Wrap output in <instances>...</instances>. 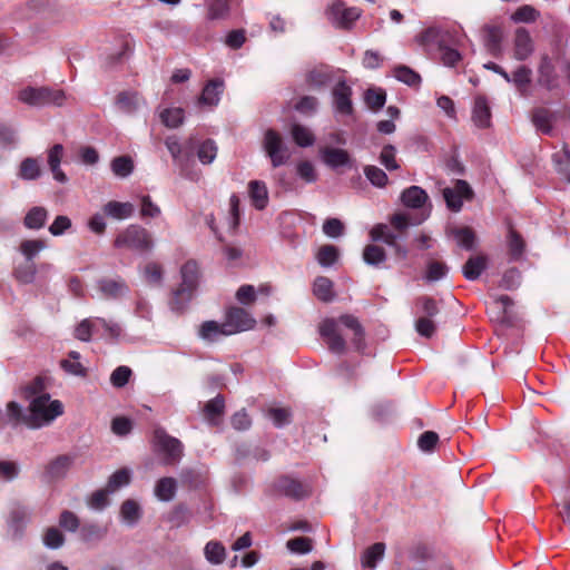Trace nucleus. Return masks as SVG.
Masks as SVG:
<instances>
[{
  "mask_svg": "<svg viewBox=\"0 0 570 570\" xmlns=\"http://www.w3.org/2000/svg\"><path fill=\"white\" fill-rule=\"evenodd\" d=\"M45 390L42 377H36L24 387V395L30 400L29 415L22 413L21 406L17 402L8 403V417L14 426L24 423L29 428L38 429L62 415V403L58 400H51Z\"/></svg>",
  "mask_w": 570,
  "mask_h": 570,
  "instance_id": "nucleus-1",
  "label": "nucleus"
},
{
  "mask_svg": "<svg viewBox=\"0 0 570 570\" xmlns=\"http://www.w3.org/2000/svg\"><path fill=\"white\" fill-rule=\"evenodd\" d=\"M318 331L328 350L333 353L342 354L345 351V337H350L357 350L362 348L363 328L357 318L352 315L325 318L321 322Z\"/></svg>",
  "mask_w": 570,
  "mask_h": 570,
  "instance_id": "nucleus-2",
  "label": "nucleus"
},
{
  "mask_svg": "<svg viewBox=\"0 0 570 570\" xmlns=\"http://www.w3.org/2000/svg\"><path fill=\"white\" fill-rule=\"evenodd\" d=\"M464 36L459 30L444 31L436 28H429L423 31L419 41L422 46L429 47L432 42H438L441 53V60L445 66L453 67L461 60V55L455 48H451L449 43L461 47Z\"/></svg>",
  "mask_w": 570,
  "mask_h": 570,
  "instance_id": "nucleus-3",
  "label": "nucleus"
},
{
  "mask_svg": "<svg viewBox=\"0 0 570 570\" xmlns=\"http://www.w3.org/2000/svg\"><path fill=\"white\" fill-rule=\"evenodd\" d=\"M425 218H426V216H422L419 219L412 222L409 214H403V213L394 214L391 217L390 223H391L392 228L396 233L392 232L391 228L385 224H377L371 229L370 236H371L372 240H374V242L383 240L387 245L394 247L396 255L404 258L406 255V252L404 249H402L401 246H399L396 244L397 237L403 235L410 225L420 224Z\"/></svg>",
  "mask_w": 570,
  "mask_h": 570,
  "instance_id": "nucleus-4",
  "label": "nucleus"
},
{
  "mask_svg": "<svg viewBox=\"0 0 570 570\" xmlns=\"http://www.w3.org/2000/svg\"><path fill=\"white\" fill-rule=\"evenodd\" d=\"M183 282L179 287L174 292L170 302L171 308L175 311H183L185 302L189 301L198 283V265L194 261L186 262L181 267Z\"/></svg>",
  "mask_w": 570,
  "mask_h": 570,
  "instance_id": "nucleus-5",
  "label": "nucleus"
},
{
  "mask_svg": "<svg viewBox=\"0 0 570 570\" xmlns=\"http://www.w3.org/2000/svg\"><path fill=\"white\" fill-rule=\"evenodd\" d=\"M114 245L117 248L146 252L151 249L154 242L147 229L138 225H129L117 235Z\"/></svg>",
  "mask_w": 570,
  "mask_h": 570,
  "instance_id": "nucleus-6",
  "label": "nucleus"
},
{
  "mask_svg": "<svg viewBox=\"0 0 570 570\" xmlns=\"http://www.w3.org/2000/svg\"><path fill=\"white\" fill-rule=\"evenodd\" d=\"M20 101L32 106L55 105L62 106L67 100L66 94L60 89H49L46 87H27L19 91Z\"/></svg>",
  "mask_w": 570,
  "mask_h": 570,
  "instance_id": "nucleus-7",
  "label": "nucleus"
},
{
  "mask_svg": "<svg viewBox=\"0 0 570 570\" xmlns=\"http://www.w3.org/2000/svg\"><path fill=\"white\" fill-rule=\"evenodd\" d=\"M104 331L109 337L117 338L121 334L119 324L95 317L83 320L75 330V336L81 341H89L94 333Z\"/></svg>",
  "mask_w": 570,
  "mask_h": 570,
  "instance_id": "nucleus-8",
  "label": "nucleus"
},
{
  "mask_svg": "<svg viewBox=\"0 0 570 570\" xmlns=\"http://www.w3.org/2000/svg\"><path fill=\"white\" fill-rule=\"evenodd\" d=\"M154 444L156 449L165 455L167 464L178 462L183 455L181 442L168 435L161 428H156L154 431Z\"/></svg>",
  "mask_w": 570,
  "mask_h": 570,
  "instance_id": "nucleus-9",
  "label": "nucleus"
},
{
  "mask_svg": "<svg viewBox=\"0 0 570 570\" xmlns=\"http://www.w3.org/2000/svg\"><path fill=\"white\" fill-rule=\"evenodd\" d=\"M264 149L271 158L273 167L284 165L291 157L287 147L283 142L282 136L273 129H268L265 132Z\"/></svg>",
  "mask_w": 570,
  "mask_h": 570,
  "instance_id": "nucleus-10",
  "label": "nucleus"
},
{
  "mask_svg": "<svg viewBox=\"0 0 570 570\" xmlns=\"http://www.w3.org/2000/svg\"><path fill=\"white\" fill-rule=\"evenodd\" d=\"M225 323L229 335L253 330L256 320L245 308L239 306H230L225 313Z\"/></svg>",
  "mask_w": 570,
  "mask_h": 570,
  "instance_id": "nucleus-11",
  "label": "nucleus"
},
{
  "mask_svg": "<svg viewBox=\"0 0 570 570\" xmlns=\"http://www.w3.org/2000/svg\"><path fill=\"white\" fill-rule=\"evenodd\" d=\"M330 19L342 28H348L361 17V10L355 7L347 8L344 2L336 1L328 9Z\"/></svg>",
  "mask_w": 570,
  "mask_h": 570,
  "instance_id": "nucleus-12",
  "label": "nucleus"
},
{
  "mask_svg": "<svg viewBox=\"0 0 570 570\" xmlns=\"http://www.w3.org/2000/svg\"><path fill=\"white\" fill-rule=\"evenodd\" d=\"M472 194V189L465 180H456L453 188L443 189V197L446 205L453 212H459L462 207L463 199H470Z\"/></svg>",
  "mask_w": 570,
  "mask_h": 570,
  "instance_id": "nucleus-13",
  "label": "nucleus"
},
{
  "mask_svg": "<svg viewBox=\"0 0 570 570\" xmlns=\"http://www.w3.org/2000/svg\"><path fill=\"white\" fill-rule=\"evenodd\" d=\"M534 51V42L525 28H518L513 39V56L517 60L528 59Z\"/></svg>",
  "mask_w": 570,
  "mask_h": 570,
  "instance_id": "nucleus-14",
  "label": "nucleus"
},
{
  "mask_svg": "<svg viewBox=\"0 0 570 570\" xmlns=\"http://www.w3.org/2000/svg\"><path fill=\"white\" fill-rule=\"evenodd\" d=\"M275 490L292 499H302L309 492L307 485L289 476H281L277 479L275 482Z\"/></svg>",
  "mask_w": 570,
  "mask_h": 570,
  "instance_id": "nucleus-15",
  "label": "nucleus"
},
{
  "mask_svg": "<svg viewBox=\"0 0 570 570\" xmlns=\"http://www.w3.org/2000/svg\"><path fill=\"white\" fill-rule=\"evenodd\" d=\"M97 287L102 297L108 299H119L129 292L127 284L120 278H101L98 281Z\"/></svg>",
  "mask_w": 570,
  "mask_h": 570,
  "instance_id": "nucleus-16",
  "label": "nucleus"
},
{
  "mask_svg": "<svg viewBox=\"0 0 570 570\" xmlns=\"http://www.w3.org/2000/svg\"><path fill=\"white\" fill-rule=\"evenodd\" d=\"M352 89L345 82H338L333 89L334 106L338 114L351 115L353 111L352 106Z\"/></svg>",
  "mask_w": 570,
  "mask_h": 570,
  "instance_id": "nucleus-17",
  "label": "nucleus"
},
{
  "mask_svg": "<svg viewBox=\"0 0 570 570\" xmlns=\"http://www.w3.org/2000/svg\"><path fill=\"white\" fill-rule=\"evenodd\" d=\"M187 145L189 148L196 149V155L203 165L212 164L217 156L218 147L213 139H205L198 144L190 139Z\"/></svg>",
  "mask_w": 570,
  "mask_h": 570,
  "instance_id": "nucleus-18",
  "label": "nucleus"
},
{
  "mask_svg": "<svg viewBox=\"0 0 570 570\" xmlns=\"http://www.w3.org/2000/svg\"><path fill=\"white\" fill-rule=\"evenodd\" d=\"M144 102L140 95L135 91H122L117 95L115 101L117 109L125 114H134Z\"/></svg>",
  "mask_w": 570,
  "mask_h": 570,
  "instance_id": "nucleus-19",
  "label": "nucleus"
},
{
  "mask_svg": "<svg viewBox=\"0 0 570 570\" xmlns=\"http://www.w3.org/2000/svg\"><path fill=\"white\" fill-rule=\"evenodd\" d=\"M238 6V0H207V17L210 20L225 19L232 9Z\"/></svg>",
  "mask_w": 570,
  "mask_h": 570,
  "instance_id": "nucleus-20",
  "label": "nucleus"
},
{
  "mask_svg": "<svg viewBox=\"0 0 570 570\" xmlns=\"http://www.w3.org/2000/svg\"><path fill=\"white\" fill-rule=\"evenodd\" d=\"M227 330L225 321L223 323L206 321L200 325L198 333L203 340L215 342L222 336H229Z\"/></svg>",
  "mask_w": 570,
  "mask_h": 570,
  "instance_id": "nucleus-21",
  "label": "nucleus"
},
{
  "mask_svg": "<svg viewBox=\"0 0 570 570\" xmlns=\"http://www.w3.org/2000/svg\"><path fill=\"white\" fill-rule=\"evenodd\" d=\"M322 160L332 168L345 166L350 163V155L340 148L324 147L321 149Z\"/></svg>",
  "mask_w": 570,
  "mask_h": 570,
  "instance_id": "nucleus-22",
  "label": "nucleus"
},
{
  "mask_svg": "<svg viewBox=\"0 0 570 570\" xmlns=\"http://www.w3.org/2000/svg\"><path fill=\"white\" fill-rule=\"evenodd\" d=\"M63 156V146L60 144L53 145L48 151V165L53 175V178L59 183H65L67 176L60 169L61 159Z\"/></svg>",
  "mask_w": 570,
  "mask_h": 570,
  "instance_id": "nucleus-23",
  "label": "nucleus"
},
{
  "mask_svg": "<svg viewBox=\"0 0 570 570\" xmlns=\"http://www.w3.org/2000/svg\"><path fill=\"white\" fill-rule=\"evenodd\" d=\"M104 213L115 219H126L134 215L135 206L131 203L110 200L102 207Z\"/></svg>",
  "mask_w": 570,
  "mask_h": 570,
  "instance_id": "nucleus-24",
  "label": "nucleus"
},
{
  "mask_svg": "<svg viewBox=\"0 0 570 570\" xmlns=\"http://www.w3.org/2000/svg\"><path fill=\"white\" fill-rule=\"evenodd\" d=\"M248 194L253 206L256 209H264L268 204V190L266 185L259 180H253L248 184Z\"/></svg>",
  "mask_w": 570,
  "mask_h": 570,
  "instance_id": "nucleus-25",
  "label": "nucleus"
},
{
  "mask_svg": "<svg viewBox=\"0 0 570 570\" xmlns=\"http://www.w3.org/2000/svg\"><path fill=\"white\" fill-rule=\"evenodd\" d=\"M448 234L458 245L465 249H472L475 242L474 230L468 226H453L448 229Z\"/></svg>",
  "mask_w": 570,
  "mask_h": 570,
  "instance_id": "nucleus-26",
  "label": "nucleus"
},
{
  "mask_svg": "<svg viewBox=\"0 0 570 570\" xmlns=\"http://www.w3.org/2000/svg\"><path fill=\"white\" fill-rule=\"evenodd\" d=\"M404 206L410 208H422L428 202V194L419 186H411L401 196Z\"/></svg>",
  "mask_w": 570,
  "mask_h": 570,
  "instance_id": "nucleus-27",
  "label": "nucleus"
},
{
  "mask_svg": "<svg viewBox=\"0 0 570 570\" xmlns=\"http://www.w3.org/2000/svg\"><path fill=\"white\" fill-rule=\"evenodd\" d=\"M472 119L474 124L480 128H487L490 126L491 111L488 101L484 97H478L475 99Z\"/></svg>",
  "mask_w": 570,
  "mask_h": 570,
  "instance_id": "nucleus-28",
  "label": "nucleus"
},
{
  "mask_svg": "<svg viewBox=\"0 0 570 570\" xmlns=\"http://www.w3.org/2000/svg\"><path fill=\"white\" fill-rule=\"evenodd\" d=\"M223 81L210 80L203 89V92L198 99V104L202 106L213 107L219 101V95L222 92Z\"/></svg>",
  "mask_w": 570,
  "mask_h": 570,
  "instance_id": "nucleus-29",
  "label": "nucleus"
},
{
  "mask_svg": "<svg viewBox=\"0 0 570 570\" xmlns=\"http://www.w3.org/2000/svg\"><path fill=\"white\" fill-rule=\"evenodd\" d=\"M71 465L72 458L60 455L48 464L46 472L50 479H61L68 473Z\"/></svg>",
  "mask_w": 570,
  "mask_h": 570,
  "instance_id": "nucleus-30",
  "label": "nucleus"
},
{
  "mask_svg": "<svg viewBox=\"0 0 570 570\" xmlns=\"http://www.w3.org/2000/svg\"><path fill=\"white\" fill-rule=\"evenodd\" d=\"M553 118V114L546 108H537L532 112L533 125L539 131L546 135L552 131Z\"/></svg>",
  "mask_w": 570,
  "mask_h": 570,
  "instance_id": "nucleus-31",
  "label": "nucleus"
},
{
  "mask_svg": "<svg viewBox=\"0 0 570 570\" xmlns=\"http://www.w3.org/2000/svg\"><path fill=\"white\" fill-rule=\"evenodd\" d=\"M225 402L223 396L217 395L208 401L204 407V415L210 424H218L219 419L224 412Z\"/></svg>",
  "mask_w": 570,
  "mask_h": 570,
  "instance_id": "nucleus-32",
  "label": "nucleus"
},
{
  "mask_svg": "<svg viewBox=\"0 0 570 570\" xmlns=\"http://www.w3.org/2000/svg\"><path fill=\"white\" fill-rule=\"evenodd\" d=\"M385 551V546L381 542L374 543L367 548L362 556V566L368 570H373L376 563L382 560Z\"/></svg>",
  "mask_w": 570,
  "mask_h": 570,
  "instance_id": "nucleus-33",
  "label": "nucleus"
},
{
  "mask_svg": "<svg viewBox=\"0 0 570 570\" xmlns=\"http://www.w3.org/2000/svg\"><path fill=\"white\" fill-rule=\"evenodd\" d=\"M557 170L570 184V150L563 146L559 151L552 156Z\"/></svg>",
  "mask_w": 570,
  "mask_h": 570,
  "instance_id": "nucleus-34",
  "label": "nucleus"
},
{
  "mask_svg": "<svg viewBox=\"0 0 570 570\" xmlns=\"http://www.w3.org/2000/svg\"><path fill=\"white\" fill-rule=\"evenodd\" d=\"M41 174L40 163L37 158L23 159L19 167V177L24 180L37 179Z\"/></svg>",
  "mask_w": 570,
  "mask_h": 570,
  "instance_id": "nucleus-35",
  "label": "nucleus"
},
{
  "mask_svg": "<svg viewBox=\"0 0 570 570\" xmlns=\"http://www.w3.org/2000/svg\"><path fill=\"white\" fill-rule=\"evenodd\" d=\"M166 147L168 148V150H169L170 155L173 156V158L175 159V161L179 165L180 174L187 178L196 179L197 177H194L188 173L187 165L183 164V160H181L183 147L179 144V141L177 140V138L168 137L166 139Z\"/></svg>",
  "mask_w": 570,
  "mask_h": 570,
  "instance_id": "nucleus-36",
  "label": "nucleus"
},
{
  "mask_svg": "<svg viewBox=\"0 0 570 570\" xmlns=\"http://www.w3.org/2000/svg\"><path fill=\"white\" fill-rule=\"evenodd\" d=\"M313 291L315 296L324 302L332 301L333 293V283L330 278L320 276L315 279Z\"/></svg>",
  "mask_w": 570,
  "mask_h": 570,
  "instance_id": "nucleus-37",
  "label": "nucleus"
},
{
  "mask_svg": "<svg viewBox=\"0 0 570 570\" xmlns=\"http://www.w3.org/2000/svg\"><path fill=\"white\" fill-rule=\"evenodd\" d=\"M176 481L173 478L160 479L155 487V494L159 500L169 501L175 497Z\"/></svg>",
  "mask_w": 570,
  "mask_h": 570,
  "instance_id": "nucleus-38",
  "label": "nucleus"
},
{
  "mask_svg": "<svg viewBox=\"0 0 570 570\" xmlns=\"http://www.w3.org/2000/svg\"><path fill=\"white\" fill-rule=\"evenodd\" d=\"M487 259L484 256L471 257L463 266V274L468 279H476L485 268Z\"/></svg>",
  "mask_w": 570,
  "mask_h": 570,
  "instance_id": "nucleus-39",
  "label": "nucleus"
},
{
  "mask_svg": "<svg viewBox=\"0 0 570 570\" xmlns=\"http://www.w3.org/2000/svg\"><path fill=\"white\" fill-rule=\"evenodd\" d=\"M394 77L411 87H417L421 82V77L417 72L406 66H397L393 69Z\"/></svg>",
  "mask_w": 570,
  "mask_h": 570,
  "instance_id": "nucleus-40",
  "label": "nucleus"
},
{
  "mask_svg": "<svg viewBox=\"0 0 570 570\" xmlns=\"http://www.w3.org/2000/svg\"><path fill=\"white\" fill-rule=\"evenodd\" d=\"M331 80V71L326 66L313 69L307 76V82L313 88H321Z\"/></svg>",
  "mask_w": 570,
  "mask_h": 570,
  "instance_id": "nucleus-41",
  "label": "nucleus"
},
{
  "mask_svg": "<svg viewBox=\"0 0 570 570\" xmlns=\"http://www.w3.org/2000/svg\"><path fill=\"white\" fill-rule=\"evenodd\" d=\"M225 548L218 541H209L205 547L206 559L214 564H220L225 560Z\"/></svg>",
  "mask_w": 570,
  "mask_h": 570,
  "instance_id": "nucleus-42",
  "label": "nucleus"
},
{
  "mask_svg": "<svg viewBox=\"0 0 570 570\" xmlns=\"http://www.w3.org/2000/svg\"><path fill=\"white\" fill-rule=\"evenodd\" d=\"M483 39L489 50H498L502 39L501 28L498 26H485L483 28Z\"/></svg>",
  "mask_w": 570,
  "mask_h": 570,
  "instance_id": "nucleus-43",
  "label": "nucleus"
},
{
  "mask_svg": "<svg viewBox=\"0 0 570 570\" xmlns=\"http://www.w3.org/2000/svg\"><path fill=\"white\" fill-rule=\"evenodd\" d=\"M47 219V210L43 207H33L29 210L24 218L28 228L38 229L45 225Z\"/></svg>",
  "mask_w": 570,
  "mask_h": 570,
  "instance_id": "nucleus-44",
  "label": "nucleus"
},
{
  "mask_svg": "<svg viewBox=\"0 0 570 570\" xmlns=\"http://www.w3.org/2000/svg\"><path fill=\"white\" fill-rule=\"evenodd\" d=\"M292 136L294 141L301 147L313 145L315 139L313 132L307 127L298 124L292 127Z\"/></svg>",
  "mask_w": 570,
  "mask_h": 570,
  "instance_id": "nucleus-45",
  "label": "nucleus"
},
{
  "mask_svg": "<svg viewBox=\"0 0 570 570\" xmlns=\"http://www.w3.org/2000/svg\"><path fill=\"white\" fill-rule=\"evenodd\" d=\"M130 482V471L126 468H122L116 471L108 480L107 490L109 492H115L119 488L127 485Z\"/></svg>",
  "mask_w": 570,
  "mask_h": 570,
  "instance_id": "nucleus-46",
  "label": "nucleus"
},
{
  "mask_svg": "<svg viewBox=\"0 0 570 570\" xmlns=\"http://www.w3.org/2000/svg\"><path fill=\"white\" fill-rule=\"evenodd\" d=\"M161 121L170 128H176L183 124L184 110L181 108L165 109L160 114Z\"/></svg>",
  "mask_w": 570,
  "mask_h": 570,
  "instance_id": "nucleus-47",
  "label": "nucleus"
},
{
  "mask_svg": "<svg viewBox=\"0 0 570 570\" xmlns=\"http://www.w3.org/2000/svg\"><path fill=\"white\" fill-rule=\"evenodd\" d=\"M385 252L381 246L367 245L363 250V259L370 265H379L385 261Z\"/></svg>",
  "mask_w": 570,
  "mask_h": 570,
  "instance_id": "nucleus-48",
  "label": "nucleus"
},
{
  "mask_svg": "<svg viewBox=\"0 0 570 570\" xmlns=\"http://www.w3.org/2000/svg\"><path fill=\"white\" fill-rule=\"evenodd\" d=\"M509 253L512 259H519L524 250V242L513 229H510L508 237Z\"/></svg>",
  "mask_w": 570,
  "mask_h": 570,
  "instance_id": "nucleus-49",
  "label": "nucleus"
},
{
  "mask_svg": "<svg viewBox=\"0 0 570 570\" xmlns=\"http://www.w3.org/2000/svg\"><path fill=\"white\" fill-rule=\"evenodd\" d=\"M121 518L128 523H135L140 518L139 504L134 500H126L120 509Z\"/></svg>",
  "mask_w": 570,
  "mask_h": 570,
  "instance_id": "nucleus-50",
  "label": "nucleus"
},
{
  "mask_svg": "<svg viewBox=\"0 0 570 570\" xmlns=\"http://www.w3.org/2000/svg\"><path fill=\"white\" fill-rule=\"evenodd\" d=\"M45 247L46 243L41 239H27L21 242L19 249L28 261H31Z\"/></svg>",
  "mask_w": 570,
  "mask_h": 570,
  "instance_id": "nucleus-51",
  "label": "nucleus"
},
{
  "mask_svg": "<svg viewBox=\"0 0 570 570\" xmlns=\"http://www.w3.org/2000/svg\"><path fill=\"white\" fill-rule=\"evenodd\" d=\"M163 278V268L160 264L150 262L144 267V279L149 285H159Z\"/></svg>",
  "mask_w": 570,
  "mask_h": 570,
  "instance_id": "nucleus-52",
  "label": "nucleus"
},
{
  "mask_svg": "<svg viewBox=\"0 0 570 570\" xmlns=\"http://www.w3.org/2000/svg\"><path fill=\"white\" fill-rule=\"evenodd\" d=\"M385 91L377 88L368 89L365 92V102L372 110H379L385 104Z\"/></svg>",
  "mask_w": 570,
  "mask_h": 570,
  "instance_id": "nucleus-53",
  "label": "nucleus"
},
{
  "mask_svg": "<svg viewBox=\"0 0 570 570\" xmlns=\"http://www.w3.org/2000/svg\"><path fill=\"white\" fill-rule=\"evenodd\" d=\"M540 13L532 6L524 4L518 8L512 14L514 22H533L539 18Z\"/></svg>",
  "mask_w": 570,
  "mask_h": 570,
  "instance_id": "nucleus-54",
  "label": "nucleus"
},
{
  "mask_svg": "<svg viewBox=\"0 0 570 570\" xmlns=\"http://www.w3.org/2000/svg\"><path fill=\"white\" fill-rule=\"evenodd\" d=\"M79 357H80L79 353L71 352L69 354V358L61 361V367L70 374L85 375L86 368L79 362Z\"/></svg>",
  "mask_w": 570,
  "mask_h": 570,
  "instance_id": "nucleus-55",
  "label": "nucleus"
},
{
  "mask_svg": "<svg viewBox=\"0 0 570 570\" xmlns=\"http://www.w3.org/2000/svg\"><path fill=\"white\" fill-rule=\"evenodd\" d=\"M338 257V249L333 245H324L317 252V261L322 266L333 265Z\"/></svg>",
  "mask_w": 570,
  "mask_h": 570,
  "instance_id": "nucleus-56",
  "label": "nucleus"
},
{
  "mask_svg": "<svg viewBox=\"0 0 570 570\" xmlns=\"http://www.w3.org/2000/svg\"><path fill=\"white\" fill-rule=\"evenodd\" d=\"M134 165L129 157L120 156L112 160L111 169L115 175L126 177L132 171Z\"/></svg>",
  "mask_w": 570,
  "mask_h": 570,
  "instance_id": "nucleus-57",
  "label": "nucleus"
},
{
  "mask_svg": "<svg viewBox=\"0 0 570 570\" xmlns=\"http://www.w3.org/2000/svg\"><path fill=\"white\" fill-rule=\"evenodd\" d=\"M364 174L367 179L376 187H384L387 184V176L381 168L376 166H366Z\"/></svg>",
  "mask_w": 570,
  "mask_h": 570,
  "instance_id": "nucleus-58",
  "label": "nucleus"
},
{
  "mask_svg": "<svg viewBox=\"0 0 570 570\" xmlns=\"http://www.w3.org/2000/svg\"><path fill=\"white\" fill-rule=\"evenodd\" d=\"M396 150L392 145H386L383 147L380 160L381 164L387 169V170H395L399 168V164L396 161Z\"/></svg>",
  "mask_w": 570,
  "mask_h": 570,
  "instance_id": "nucleus-59",
  "label": "nucleus"
},
{
  "mask_svg": "<svg viewBox=\"0 0 570 570\" xmlns=\"http://www.w3.org/2000/svg\"><path fill=\"white\" fill-rule=\"evenodd\" d=\"M63 534L55 527L48 528L43 534V543L48 548L57 549L63 544Z\"/></svg>",
  "mask_w": 570,
  "mask_h": 570,
  "instance_id": "nucleus-60",
  "label": "nucleus"
},
{
  "mask_svg": "<svg viewBox=\"0 0 570 570\" xmlns=\"http://www.w3.org/2000/svg\"><path fill=\"white\" fill-rule=\"evenodd\" d=\"M235 296L242 305H252L256 301V289L253 285H242Z\"/></svg>",
  "mask_w": 570,
  "mask_h": 570,
  "instance_id": "nucleus-61",
  "label": "nucleus"
},
{
  "mask_svg": "<svg viewBox=\"0 0 570 570\" xmlns=\"http://www.w3.org/2000/svg\"><path fill=\"white\" fill-rule=\"evenodd\" d=\"M297 175L306 183H313L316 180L317 175L314 165L308 160H303L297 164Z\"/></svg>",
  "mask_w": 570,
  "mask_h": 570,
  "instance_id": "nucleus-62",
  "label": "nucleus"
},
{
  "mask_svg": "<svg viewBox=\"0 0 570 570\" xmlns=\"http://www.w3.org/2000/svg\"><path fill=\"white\" fill-rule=\"evenodd\" d=\"M287 548L295 553H307L312 550V540L305 537L294 538L287 541Z\"/></svg>",
  "mask_w": 570,
  "mask_h": 570,
  "instance_id": "nucleus-63",
  "label": "nucleus"
},
{
  "mask_svg": "<svg viewBox=\"0 0 570 570\" xmlns=\"http://www.w3.org/2000/svg\"><path fill=\"white\" fill-rule=\"evenodd\" d=\"M131 376V370L127 366L117 367L110 376L111 384L116 387L126 385Z\"/></svg>",
  "mask_w": 570,
  "mask_h": 570,
  "instance_id": "nucleus-64",
  "label": "nucleus"
}]
</instances>
